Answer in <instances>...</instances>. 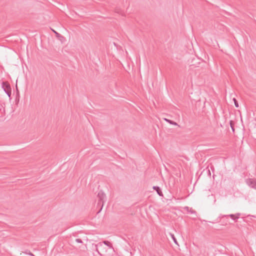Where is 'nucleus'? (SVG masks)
Instances as JSON below:
<instances>
[{"label": "nucleus", "instance_id": "obj_1", "mask_svg": "<svg viewBox=\"0 0 256 256\" xmlns=\"http://www.w3.org/2000/svg\"><path fill=\"white\" fill-rule=\"evenodd\" d=\"M98 206L100 208V210L98 212V213H99L102 210L104 204V202L106 200V196L102 190H100L98 194Z\"/></svg>", "mask_w": 256, "mask_h": 256}, {"label": "nucleus", "instance_id": "obj_2", "mask_svg": "<svg viewBox=\"0 0 256 256\" xmlns=\"http://www.w3.org/2000/svg\"><path fill=\"white\" fill-rule=\"evenodd\" d=\"M2 88L10 98L11 96V88L10 84L6 82H2Z\"/></svg>", "mask_w": 256, "mask_h": 256}, {"label": "nucleus", "instance_id": "obj_3", "mask_svg": "<svg viewBox=\"0 0 256 256\" xmlns=\"http://www.w3.org/2000/svg\"><path fill=\"white\" fill-rule=\"evenodd\" d=\"M246 182L249 186L256 190V180L248 178L246 180Z\"/></svg>", "mask_w": 256, "mask_h": 256}, {"label": "nucleus", "instance_id": "obj_4", "mask_svg": "<svg viewBox=\"0 0 256 256\" xmlns=\"http://www.w3.org/2000/svg\"><path fill=\"white\" fill-rule=\"evenodd\" d=\"M240 213H236V214H230L228 215H224L222 217H230L232 220H234L235 222L237 221V220L239 218L240 216Z\"/></svg>", "mask_w": 256, "mask_h": 256}, {"label": "nucleus", "instance_id": "obj_5", "mask_svg": "<svg viewBox=\"0 0 256 256\" xmlns=\"http://www.w3.org/2000/svg\"><path fill=\"white\" fill-rule=\"evenodd\" d=\"M153 189L156 192H157V194L160 196H162V192L160 188L158 186H153Z\"/></svg>", "mask_w": 256, "mask_h": 256}, {"label": "nucleus", "instance_id": "obj_6", "mask_svg": "<svg viewBox=\"0 0 256 256\" xmlns=\"http://www.w3.org/2000/svg\"><path fill=\"white\" fill-rule=\"evenodd\" d=\"M164 120L165 121L168 122V123H170L171 124L174 125V126H178V125L176 122H174V121H172V120H170L167 119L166 118H164Z\"/></svg>", "mask_w": 256, "mask_h": 256}, {"label": "nucleus", "instance_id": "obj_7", "mask_svg": "<svg viewBox=\"0 0 256 256\" xmlns=\"http://www.w3.org/2000/svg\"><path fill=\"white\" fill-rule=\"evenodd\" d=\"M170 236L171 238H172V239L173 240H174V242L176 244L178 245V242H177V240H176V238H175V236H174V234H171V233H170Z\"/></svg>", "mask_w": 256, "mask_h": 256}, {"label": "nucleus", "instance_id": "obj_8", "mask_svg": "<svg viewBox=\"0 0 256 256\" xmlns=\"http://www.w3.org/2000/svg\"><path fill=\"white\" fill-rule=\"evenodd\" d=\"M103 243L107 246H108L110 248H112V244H110V242L108 241H107V240H104L103 242Z\"/></svg>", "mask_w": 256, "mask_h": 256}, {"label": "nucleus", "instance_id": "obj_9", "mask_svg": "<svg viewBox=\"0 0 256 256\" xmlns=\"http://www.w3.org/2000/svg\"><path fill=\"white\" fill-rule=\"evenodd\" d=\"M233 101L234 102V106L236 108L238 107V103L236 98H233Z\"/></svg>", "mask_w": 256, "mask_h": 256}, {"label": "nucleus", "instance_id": "obj_10", "mask_svg": "<svg viewBox=\"0 0 256 256\" xmlns=\"http://www.w3.org/2000/svg\"><path fill=\"white\" fill-rule=\"evenodd\" d=\"M76 242H78V243H82V240L81 239H80V238H76Z\"/></svg>", "mask_w": 256, "mask_h": 256}, {"label": "nucleus", "instance_id": "obj_11", "mask_svg": "<svg viewBox=\"0 0 256 256\" xmlns=\"http://www.w3.org/2000/svg\"><path fill=\"white\" fill-rule=\"evenodd\" d=\"M232 121H230V126H231V128H232V130L233 131H234V127H233V126H232Z\"/></svg>", "mask_w": 256, "mask_h": 256}, {"label": "nucleus", "instance_id": "obj_12", "mask_svg": "<svg viewBox=\"0 0 256 256\" xmlns=\"http://www.w3.org/2000/svg\"><path fill=\"white\" fill-rule=\"evenodd\" d=\"M52 31L54 32V33L55 34H56V36H59L60 34L58 32H57L54 30H52Z\"/></svg>", "mask_w": 256, "mask_h": 256}, {"label": "nucleus", "instance_id": "obj_13", "mask_svg": "<svg viewBox=\"0 0 256 256\" xmlns=\"http://www.w3.org/2000/svg\"><path fill=\"white\" fill-rule=\"evenodd\" d=\"M102 246V242H99V243L97 244V246Z\"/></svg>", "mask_w": 256, "mask_h": 256}, {"label": "nucleus", "instance_id": "obj_14", "mask_svg": "<svg viewBox=\"0 0 256 256\" xmlns=\"http://www.w3.org/2000/svg\"><path fill=\"white\" fill-rule=\"evenodd\" d=\"M28 254H29V255H30V256H34V255L32 252H30L28 253Z\"/></svg>", "mask_w": 256, "mask_h": 256}]
</instances>
